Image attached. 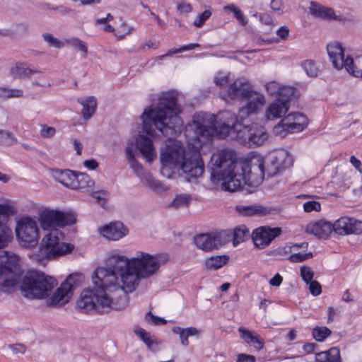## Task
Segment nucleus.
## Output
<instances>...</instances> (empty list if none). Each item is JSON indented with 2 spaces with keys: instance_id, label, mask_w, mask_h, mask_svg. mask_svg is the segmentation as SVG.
<instances>
[{
  "instance_id": "nucleus-6",
  "label": "nucleus",
  "mask_w": 362,
  "mask_h": 362,
  "mask_svg": "<svg viewBox=\"0 0 362 362\" xmlns=\"http://www.w3.org/2000/svg\"><path fill=\"white\" fill-rule=\"evenodd\" d=\"M65 235L59 229L51 230L42 238L38 250L30 255V259L45 264L51 259L71 254L74 245L64 240Z\"/></svg>"
},
{
  "instance_id": "nucleus-49",
  "label": "nucleus",
  "mask_w": 362,
  "mask_h": 362,
  "mask_svg": "<svg viewBox=\"0 0 362 362\" xmlns=\"http://www.w3.org/2000/svg\"><path fill=\"white\" fill-rule=\"evenodd\" d=\"M328 356V362H339L340 361V351L337 347H332L328 351H325Z\"/></svg>"
},
{
  "instance_id": "nucleus-32",
  "label": "nucleus",
  "mask_w": 362,
  "mask_h": 362,
  "mask_svg": "<svg viewBox=\"0 0 362 362\" xmlns=\"http://www.w3.org/2000/svg\"><path fill=\"white\" fill-rule=\"evenodd\" d=\"M141 181L156 192L160 193L167 190V187L160 181L154 178L150 173L146 174Z\"/></svg>"
},
{
  "instance_id": "nucleus-57",
  "label": "nucleus",
  "mask_w": 362,
  "mask_h": 362,
  "mask_svg": "<svg viewBox=\"0 0 362 362\" xmlns=\"http://www.w3.org/2000/svg\"><path fill=\"white\" fill-rule=\"evenodd\" d=\"M181 52H182V50H181V47L179 48H173V49H170L166 54L158 56L157 57V60H162L167 57L173 56V54L181 53Z\"/></svg>"
},
{
  "instance_id": "nucleus-38",
  "label": "nucleus",
  "mask_w": 362,
  "mask_h": 362,
  "mask_svg": "<svg viewBox=\"0 0 362 362\" xmlns=\"http://www.w3.org/2000/svg\"><path fill=\"white\" fill-rule=\"evenodd\" d=\"M23 95V91L21 89L0 87V98H21Z\"/></svg>"
},
{
  "instance_id": "nucleus-51",
  "label": "nucleus",
  "mask_w": 362,
  "mask_h": 362,
  "mask_svg": "<svg viewBox=\"0 0 362 362\" xmlns=\"http://www.w3.org/2000/svg\"><path fill=\"white\" fill-rule=\"evenodd\" d=\"M308 284L309 291L313 296H317L321 293L322 288L320 284L317 281H312L309 282Z\"/></svg>"
},
{
  "instance_id": "nucleus-27",
  "label": "nucleus",
  "mask_w": 362,
  "mask_h": 362,
  "mask_svg": "<svg viewBox=\"0 0 362 362\" xmlns=\"http://www.w3.org/2000/svg\"><path fill=\"white\" fill-rule=\"evenodd\" d=\"M72 189L88 191L94 185V181L86 173H76Z\"/></svg>"
},
{
  "instance_id": "nucleus-43",
  "label": "nucleus",
  "mask_w": 362,
  "mask_h": 362,
  "mask_svg": "<svg viewBox=\"0 0 362 362\" xmlns=\"http://www.w3.org/2000/svg\"><path fill=\"white\" fill-rule=\"evenodd\" d=\"M230 73L219 71L214 76V83L219 87L225 86L229 81Z\"/></svg>"
},
{
  "instance_id": "nucleus-44",
  "label": "nucleus",
  "mask_w": 362,
  "mask_h": 362,
  "mask_svg": "<svg viewBox=\"0 0 362 362\" xmlns=\"http://www.w3.org/2000/svg\"><path fill=\"white\" fill-rule=\"evenodd\" d=\"M211 15L212 13L209 9L205 10L202 14L197 16L193 25L197 28H202Z\"/></svg>"
},
{
  "instance_id": "nucleus-3",
  "label": "nucleus",
  "mask_w": 362,
  "mask_h": 362,
  "mask_svg": "<svg viewBox=\"0 0 362 362\" xmlns=\"http://www.w3.org/2000/svg\"><path fill=\"white\" fill-rule=\"evenodd\" d=\"M182 93L176 90L161 92L157 98V103L144 109L140 116L141 130L133 139L128 140L125 153L130 168L141 180L146 174L143 165L136 159L138 150L147 163H152L157 158L156 148L153 141L156 138V129L165 136L180 132L182 120L179 116L182 109L177 100Z\"/></svg>"
},
{
  "instance_id": "nucleus-7",
  "label": "nucleus",
  "mask_w": 362,
  "mask_h": 362,
  "mask_svg": "<svg viewBox=\"0 0 362 362\" xmlns=\"http://www.w3.org/2000/svg\"><path fill=\"white\" fill-rule=\"evenodd\" d=\"M245 99L246 100V103L240 108L237 115L228 110L219 112L218 115H216V122L233 123L244 122L248 116L258 114L266 103L265 96L262 93L254 90H252Z\"/></svg>"
},
{
  "instance_id": "nucleus-28",
  "label": "nucleus",
  "mask_w": 362,
  "mask_h": 362,
  "mask_svg": "<svg viewBox=\"0 0 362 362\" xmlns=\"http://www.w3.org/2000/svg\"><path fill=\"white\" fill-rule=\"evenodd\" d=\"M173 333L177 334L180 337V342L184 346L189 344L188 337L199 336L201 331L194 327L182 328L180 327H174L172 329Z\"/></svg>"
},
{
  "instance_id": "nucleus-48",
  "label": "nucleus",
  "mask_w": 362,
  "mask_h": 362,
  "mask_svg": "<svg viewBox=\"0 0 362 362\" xmlns=\"http://www.w3.org/2000/svg\"><path fill=\"white\" fill-rule=\"evenodd\" d=\"M145 319L148 322L156 326L165 325L167 322V321L164 318L156 316L153 315L151 312H148L146 313Z\"/></svg>"
},
{
  "instance_id": "nucleus-55",
  "label": "nucleus",
  "mask_w": 362,
  "mask_h": 362,
  "mask_svg": "<svg viewBox=\"0 0 362 362\" xmlns=\"http://www.w3.org/2000/svg\"><path fill=\"white\" fill-rule=\"evenodd\" d=\"M234 16L237 21L242 25H245L247 23V18L241 11V10L238 8V10L234 13Z\"/></svg>"
},
{
  "instance_id": "nucleus-2",
  "label": "nucleus",
  "mask_w": 362,
  "mask_h": 362,
  "mask_svg": "<svg viewBox=\"0 0 362 362\" xmlns=\"http://www.w3.org/2000/svg\"><path fill=\"white\" fill-rule=\"evenodd\" d=\"M186 137L195 144L185 146L180 141L169 139L160 150V173L171 179L176 175H184L187 178H197L204 173V164L199 151L202 144L214 137H230L248 147L263 145L269 134L264 127L252 123L243 125V122L217 123L216 115L199 112L185 127Z\"/></svg>"
},
{
  "instance_id": "nucleus-54",
  "label": "nucleus",
  "mask_w": 362,
  "mask_h": 362,
  "mask_svg": "<svg viewBox=\"0 0 362 362\" xmlns=\"http://www.w3.org/2000/svg\"><path fill=\"white\" fill-rule=\"evenodd\" d=\"M236 362H255V356L246 354H239Z\"/></svg>"
},
{
  "instance_id": "nucleus-4",
  "label": "nucleus",
  "mask_w": 362,
  "mask_h": 362,
  "mask_svg": "<svg viewBox=\"0 0 362 362\" xmlns=\"http://www.w3.org/2000/svg\"><path fill=\"white\" fill-rule=\"evenodd\" d=\"M264 157L257 153H250L241 162H237L234 151L223 149L214 153L211 158V180L221 190L235 192L243 184L257 187L263 181Z\"/></svg>"
},
{
  "instance_id": "nucleus-63",
  "label": "nucleus",
  "mask_w": 362,
  "mask_h": 362,
  "mask_svg": "<svg viewBox=\"0 0 362 362\" xmlns=\"http://www.w3.org/2000/svg\"><path fill=\"white\" fill-rule=\"evenodd\" d=\"M73 145L77 155H81L83 149V144L78 139L73 140Z\"/></svg>"
},
{
  "instance_id": "nucleus-45",
  "label": "nucleus",
  "mask_w": 362,
  "mask_h": 362,
  "mask_svg": "<svg viewBox=\"0 0 362 362\" xmlns=\"http://www.w3.org/2000/svg\"><path fill=\"white\" fill-rule=\"evenodd\" d=\"M57 131L53 127L47 126V124H40V134L42 138L49 139L53 137Z\"/></svg>"
},
{
  "instance_id": "nucleus-34",
  "label": "nucleus",
  "mask_w": 362,
  "mask_h": 362,
  "mask_svg": "<svg viewBox=\"0 0 362 362\" xmlns=\"http://www.w3.org/2000/svg\"><path fill=\"white\" fill-rule=\"evenodd\" d=\"M249 234V230L245 226H240L235 228L233 233V243L235 247L239 243L245 241Z\"/></svg>"
},
{
  "instance_id": "nucleus-22",
  "label": "nucleus",
  "mask_w": 362,
  "mask_h": 362,
  "mask_svg": "<svg viewBox=\"0 0 362 362\" xmlns=\"http://www.w3.org/2000/svg\"><path fill=\"white\" fill-rule=\"evenodd\" d=\"M311 15L323 20L342 21V17L335 13L331 8L326 7L317 2L311 1L309 7Z\"/></svg>"
},
{
  "instance_id": "nucleus-29",
  "label": "nucleus",
  "mask_w": 362,
  "mask_h": 362,
  "mask_svg": "<svg viewBox=\"0 0 362 362\" xmlns=\"http://www.w3.org/2000/svg\"><path fill=\"white\" fill-rule=\"evenodd\" d=\"M240 338L249 346L254 347L257 350H261L264 344L252 332L243 327L238 329Z\"/></svg>"
},
{
  "instance_id": "nucleus-18",
  "label": "nucleus",
  "mask_w": 362,
  "mask_h": 362,
  "mask_svg": "<svg viewBox=\"0 0 362 362\" xmlns=\"http://www.w3.org/2000/svg\"><path fill=\"white\" fill-rule=\"evenodd\" d=\"M252 90L247 79L238 78L230 84L227 93L222 98L226 102L233 100H240L245 99Z\"/></svg>"
},
{
  "instance_id": "nucleus-64",
  "label": "nucleus",
  "mask_w": 362,
  "mask_h": 362,
  "mask_svg": "<svg viewBox=\"0 0 362 362\" xmlns=\"http://www.w3.org/2000/svg\"><path fill=\"white\" fill-rule=\"evenodd\" d=\"M315 360L317 362H328V356L322 351L316 354Z\"/></svg>"
},
{
  "instance_id": "nucleus-40",
  "label": "nucleus",
  "mask_w": 362,
  "mask_h": 362,
  "mask_svg": "<svg viewBox=\"0 0 362 362\" xmlns=\"http://www.w3.org/2000/svg\"><path fill=\"white\" fill-rule=\"evenodd\" d=\"M45 41L50 46L54 48H62L65 45V42L57 37H54L49 33H45L42 35Z\"/></svg>"
},
{
  "instance_id": "nucleus-35",
  "label": "nucleus",
  "mask_w": 362,
  "mask_h": 362,
  "mask_svg": "<svg viewBox=\"0 0 362 362\" xmlns=\"http://www.w3.org/2000/svg\"><path fill=\"white\" fill-rule=\"evenodd\" d=\"M191 200L192 197L189 194H179L175 197L170 205L171 206L176 209L187 207L188 206Z\"/></svg>"
},
{
  "instance_id": "nucleus-53",
  "label": "nucleus",
  "mask_w": 362,
  "mask_h": 362,
  "mask_svg": "<svg viewBox=\"0 0 362 362\" xmlns=\"http://www.w3.org/2000/svg\"><path fill=\"white\" fill-rule=\"evenodd\" d=\"M10 349L15 354H23L26 351V347L23 344H17L9 346Z\"/></svg>"
},
{
  "instance_id": "nucleus-23",
  "label": "nucleus",
  "mask_w": 362,
  "mask_h": 362,
  "mask_svg": "<svg viewBox=\"0 0 362 362\" xmlns=\"http://www.w3.org/2000/svg\"><path fill=\"white\" fill-rule=\"evenodd\" d=\"M334 231L333 223L320 220L310 223L306 227L307 233L314 235L319 238H327Z\"/></svg>"
},
{
  "instance_id": "nucleus-37",
  "label": "nucleus",
  "mask_w": 362,
  "mask_h": 362,
  "mask_svg": "<svg viewBox=\"0 0 362 362\" xmlns=\"http://www.w3.org/2000/svg\"><path fill=\"white\" fill-rule=\"evenodd\" d=\"M301 66L306 74L310 77L317 76L320 71L319 66L311 59L305 60Z\"/></svg>"
},
{
  "instance_id": "nucleus-24",
  "label": "nucleus",
  "mask_w": 362,
  "mask_h": 362,
  "mask_svg": "<svg viewBox=\"0 0 362 362\" xmlns=\"http://www.w3.org/2000/svg\"><path fill=\"white\" fill-rule=\"evenodd\" d=\"M52 177L63 185L72 189L76 173L70 170L52 169Z\"/></svg>"
},
{
  "instance_id": "nucleus-30",
  "label": "nucleus",
  "mask_w": 362,
  "mask_h": 362,
  "mask_svg": "<svg viewBox=\"0 0 362 362\" xmlns=\"http://www.w3.org/2000/svg\"><path fill=\"white\" fill-rule=\"evenodd\" d=\"M236 211L243 215L252 216L255 215H262L264 214L266 212V209H264L261 205H243L239 204L235 206Z\"/></svg>"
},
{
  "instance_id": "nucleus-33",
  "label": "nucleus",
  "mask_w": 362,
  "mask_h": 362,
  "mask_svg": "<svg viewBox=\"0 0 362 362\" xmlns=\"http://www.w3.org/2000/svg\"><path fill=\"white\" fill-rule=\"evenodd\" d=\"M135 334L138 336L150 349H153L155 344V339L151 336L150 332H146L144 329L141 327H136L134 330Z\"/></svg>"
},
{
  "instance_id": "nucleus-14",
  "label": "nucleus",
  "mask_w": 362,
  "mask_h": 362,
  "mask_svg": "<svg viewBox=\"0 0 362 362\" xmlns=\"http://www.w3.org/2000/svg\"><path fill=\"white\" fill-rule=\"evenodd\" d=\"M281 233V229L279 227L261 226L253 230L252 241L255 247L263 249L269 246Z\"/></svg>"
},
{
  "instance_id": "nucleus-31",
  "label": "nucleus",
  "mask_w": 362,
  "mask_h": 362,
  "mask_svg": "<svg viewBox=\"0 0 362 362\" xmlns=\"http://www.w3.org/2000/svg\"><path fill=\"white\" fill-rule=\"evenodd\" d=\"M228 259L227 255L211 256L204 260V266L207 269L217 270L226 264Z\"/></svg>"
},
{
  "instance_id": "nucleus-21",
  "label": "nucleus",
  "mask_w": 362,
  "mask_h": 362,
  "mask_svg": "<svg viewBox=\"0 0 362 362\" xmlns=\"http://www.w3.org/2000/svg\"><path fill=\"white\" fill-rule=\"evenodd\" d=\"M267 94L275 99L291 98L294 94V89L275 81L266 83L264 85Z\"/></svg>"
},
{
  "instance_id": "nucleus-15",
  "label": "nucleus",
  "mask_w": 362,
  "mask_h": 362,
  "mask_svg": "<svg viewBox=\"0 0 362 362\" xmlns=\"http://www.w3.org/2000/svg\"><path fill=\"white\" fill-rule=\"evenodd\" d=\"M226 235V232L219 233L199 234L194 237V243L200 250L205 252H210L218 248L225 242L221 241V238Z\"/></svg>"
},
{
  "instance_id": "nucleus-46",
  "label": "nucleus",
  "mask_w": 362,
  "mask_h": 362,
  "mask_svg": "<svg viewBox=\"0 0 362 362\" xmlns=\"http://www.w3.org/2000/svg\"><path fill=\"white\" fill-rule=\"evenodd\" d=\"M16 143V139L8 132L0 130V144L12 145Z\"/></svg>"
},
{
  "instance_id": "nucleus-62",
  "label": "nucleus",
  "mask_w": 362,
  "mask_h": 362,
  "mask_svg": "<svg viewBox=\"0 0 362 362\" xmlns=\"http://www.w3.org/2000/svg\"><path fill=\"white\" fill-rule=\"evenodd\" d=\"M177 9L182 13H189L192 11V6L189 4L182 3L177 6Z\"/></svg>"
},
{
  "instance_id": "nucleus-12",
  "label": "nucleus",
  "mask_w": 362,
  "mask_h": 362,
  "mask_svg": "<svg viewBox=\"0 0 362 362\" xmlns=\"http://www.w3.org/2000/svg\"><path fill=\"white\" fill-rule=\"evenodd\" d=\"M37 221L41 228L44 231L49 232L51 230L57 229L58 227L63 228L74 224L76 222V218L71 214L45 209L40 212Z\"/></svg>"
},
{
  "instance_id": "nucleus-60",
  "label": "nucleus",
  "mask_w": 362,
  "mask_h": 362,
  "mask_svg": "<svg viewBox=\"0 0 362 362\" xmlns=\"http://www.w3.org/2000/svg\"><path fill=\"white\" fill-rule=\"evenodd\" d=\"M282 280L281 276L279 274H276L274 276L269 280V284L272 286H279Z\"/></svg>"
},
{
  "instance_id": "nucleus-47",
  "label": "nucleus",
  "mask_w": 362,
  "mask_h": 362,
  "mask_svg": "<svg viewBox=\"0 0 362 362\" xmlns=\"http://www.w3.org/2000/svg\"><path fill=\"white\" fill-rule=\"evenodd\" d=\"M313 271L310 267L303 266L300 268V276L307 284H308L309 282L313 281Z\"/></svg>"
},
{
  "instance_id": "nucleus-10",
  "label": "nucleus",
  "mask_w": 362,
  "mask_h": 362,
  "mask_svg": "<svg viewBox=\"0 0 362 362\" xmlns=\"http://www.w3.org/2000/svg\"><path fill=\"white\" fill-rule=\"evenodd\" d=\"M327 54L333 66L346 71L355 77H362V69L358 68L350 54L346 52L341 43L332 42L327 46Z\"/></svg>"
},
{
  "instance_id": "nucleus-8",
  "label": "nucleus",
  "mask_w": 362,
  "mask_h": 362,
  "mask_svg": "<svg viewBox=\"0 0 362 362\" xmlns=\"http://www.w3.org/2000/svg\"><path fill=\"white\" fill-rule=\"evenodd\" d=\"M22 274L20 257L13 252L0 253V292H10L15 288Z\"/></svg>"
},
{
  "instance_id": "nucleus-11",
  "label": "nucleus",
  "mask_w": 362,
  "mask_h": 362,
  "mask_svg": "<svg viewBox=\"0 0 362 362\" xmlns=\"http://www.w3.org/2000/svg\"><path fill=\"white\" fill-rule=\"evenodd\" d=\"M309 124L308 117L298 111L291 112L274 127V133L284 137L289 134L299 133L307 128Z\"/></svg>"
},
{
  "instance_id": "nucleus-26",
  "label": "nucleus",
  "mask_w": 362,
  "mask_h": 362,
  "mask_svg": "<svg viewBox=\"0 0 362 362\" xmlns=\"http://www.w3.org/2000/svg\"><path fill=\"white\" fill-rule=\"evenodd\" d=\"M78 103L82 106L81 114L83 119L88 120L90 119L95 112L97 107V100L94 96H88L79 98Z\"/></svg>"
},
{
  "instance_id": "nucleus-39",
  "label": "nucleus",
  "mask_w": 362,
  "mask_h": 362,
  "mask_svg": "<svg viewBox=\"0 0 362 362\" xmlns=\"http://www.w3.org/2000/svg\"><path fill=\"white\" fill-rule=\"evenodd\" d=\"M113 19V16L107 13L105 18H100L96 20V25L100 28L103 30L108 33H112L115 29L112 25L109 24V22Z\"/></svg>"
},
{
  "instance_id": "nucleus-50",
  "label": "nucleus",
  "mask_w": 362,
  "mask_h": 362,
  "mask_svg": "<svg viewBox=\"0 0 362 362\" xmlns=\"http://www.w3.org/2000/svg\"><path fill=\"white\" fill-rule=\"evenodd\" d=\"M133 30L132 27L127 26L122 23L120 28L117 30L115 35L118 39H123L126 35H129Z\"/></svg>"
},
{
  "instance_id": "nucleus-59",
  "label": "nucleus",
  "mask_w": 362,
  "mask_h": 362,
  "mask_svg": "<svg viewBox=\"0 0 362 362\" xmlns=\"http://www.w3.org/2000/svg\"><path fill=\"white\" fill-rule=\"evenodd\" d=\"M289 30L286 26H281L276 31V35L281 39H286L288 36Z\"/></svg>"
},
{
  "instance_id": "nucleus-36",
  "label": "nucleus",
  "mask_w": 362,
  "mask_h": 362,
  "mask_svg": "<svg viewBox=\"0 0 362 362\" xmlns=\"http://www.w3.org/2000/svg\"><path fill=\"white\" fill-rule=\"evenodd\" d=\"M331 333V330L327 327L317 326L314 327L312 331L313 338L317 341H325Z\"/></svg>"
},
{
  "instance_id": "nucleus-19",
  "label": "nucleus",
  "mask_w": 362,
  "mask_h": 362,
  "mask_svg": "<svg viewBox=\"0 0 362 362\" xmlns=\"http://www.w3.org/2000/svg\"><path fill=\"white\" fill-rule=\"evenodd\" d=\"M98 233L109 240H118L128 234L127 228L120 221H113L98 228Z\"/></svg>"
},
{
  "instance_id": "nucleus-16",
  "label": "nucleus",
  "mask_w": 362,
  "mask_h": 362,
  "mask_svg": "<svg viewBox=\"0 0 362 362\" xmlns=\"http://www.w3.org/2000/svg\"><path fill=\"white\" fill-rule=\"evenodd\" d=\"M334 232L340 235L362 233V221L348 216H342L333 223Z\"/></svg>"
},
{
  "instance_id": "nucleus-17",
  "label": "nucleus",
  "mask_w": 362,
  "mask_h": 362,
  "mask_svg": "<svg viewBox=\"0 0 362 362\" xmlns=\"http://www.w3.org/2000/svg\"><path fill=\"white\" fill-rule=\"evenodd\" d=\"M291 98L274 99L266 107L264 117L268 121L282 119L290 109Z\"/></svg>"
},
{
  "instance_id": "nucleus-25",
  "label": "nucleus",
  "mask_w": 362,
  "mask_h": 362,
  "mask_svg": "<svg viewBox=\"0 0 362 362\" xmlns=\"http://www.w3.org/2000/svg\"><path fill=\"white\" fill-rule=\"evenodd\" d=\"M40 72L36 69H32L27 63L18 62L14 63L10 68V74L16 78L29 77L31 74Z\"/></svg>"
},
{
  "instance_id": "nucleus-41",
  "label": "nucleus",
  "mask_w": 362,
  "mask_h": 362,
  "mask_svg": "<svg viewBox=\"0 0 362 362\" xmlns=\"http://www.w3.org/2000/svg\"><path fill=\"white\" fill-rule=\"evenodd\" d=\"M303 208L306 213L319 212L321 211V204L317 201L310 199L303 204Z\"/></svg>"
},
{
  "instance_id": "nucleus-13",
  "label": "nucleus",
  "mask_w": 362,
  "mask_h": 362,
  "mask_svg": "<svg viewBox=\"0 0 362 362\" xmlns=\"http://www.w3.org/2000/svg\"><path fill=\"white\" fill-rule=\"evenodd\" d=\"M269 161L267 173L269 176L275 175L281 170L290 168L293 165L292 157L285 149L272 152L269 156Z\"/></svg>"
},
{
  "instance_id": "nucleus-61",
  "label": "nucleus",
  "mask_w": 362,
  "mask_h": 362,
  "mask_svg": "<svg viewBox=\"0 0 362 362\" xmlns=\"http://www.w3.org/2000/svg\"><path fill=\"white\" fill-rule=\"evenodd\" d=\"M84 166L88 170H95L98 168V163L94 159L86 160L83 163Z\"/></svg>"
},
{
  "instance_id": "nucleus-9",
  "label": "nucleus",
  "mask_w": 362,
  "mask_h": 362,
  "mask_svg": "<svg viewBox=\"0 0 362 362\" xmlns=\"http://www.w3.org/2000/svg\"><path fill=\"white\" fill-rule=\"evenodd\" d=\"M16 239L21 246L31 248L37 245L40 239V228L35 217L23 216L16 220L15 228Z\"/></svg>"
},
{
  "instance_id": "nucleus-5",
  "label": "nucleus",
  "mask_w": 362,
  "mask_h": 362,
  "mask_svg": "<svg viewBox=\"0 0 362 362\" xmlns=\"http://www.w3.org/2000/svg\"><path fill=\"white\" fill-rule=\"evenodd\" d=\"M81 275L70 274L59 286L57 280L38 271H29L24 276L21 289L27 298L46 299L47 304L52 307H62L71 299L74 290Z\"/></svg>"
},
{
  "instance_id": "nucleus-42",
  "label": "nucleus",
  "mask_w": 362,
  "mask_h": 362,
  "mask_svg": "<svg viewBox=\"0 0 362 362\" xmlns=\"http://www.w3.org/2000/svg\"><path fill=\"white\" fill-rule=\"evenodd\" d=\"M67 42L71 46L81 52L84 54H86L88 52V47L86 43L77 37L71 38L67 40Z\"/></svg>"
},
{
  "instance_id": "nucleus-58",
  "label": "nucleus",
  "mask_w": 362,
  "mask_h": 362,
  "mask_svg": "<svg viewBox=\"0 0 362 362\" xmlns=\"http://www.w3.org/2000/svg\"><path fill=\"white\" fill-rule=\"evenodd\" d=\"M350 163L358 171L362 173V163L360 160L354 156H351L350 157Z\"/></svg>"
},
{
  "instance_id": "nucleus-56",
  "label": "nucleus",
  "mask_w": 362,
  "mask_h": 362,
  "mask_svg": "<svg viewBox=\"0 0 362 362\" xmlns=\"http://www.w3.org/2000/svg\"><path fill=\"white\" fill-rule=\"evenodd\" d=\"M271 8L274 11H283L284 3L282 0H272L270 4Z\"/></svg>"
},
{
  "instance_id": "nucleus-20",
  "label": "nucleus",
  "mask_w": 362,
  "mask_h": 362,
  "mask_svg": "<svg viewBox=\"0 0 362 362\" xmlns=\"http://www.w3.org/2000/svg\"><path fill=\"white\" fill-rule=\"evenodd\" d=\"M308 247V243H302L299 244H292L286 245L284 250L286 253H291L288 260L291 262L297 263L302 262L313 257L312 252H306Z\"/></svg>"
},
{
  "instance_id": "nucleus-52",
  "label": "nucleus",
  "mask_w": 362,
  "mask_h": 362,
  "mask_svg": "<svg viewBox=\"0 0 362 362\" xmlns=\"http://www.w3.org/2000/svg\"><path fill=\"white\" fill-rule=\"evenodd\" d=\"M253 16L258 18L259 21L265 25H271L272 23V18L268 13H257L253 14Z\"/></svg>"
},
{
  "instance_id": "nucleus-1",
  "label": "nucleus",
  "mask_w": 362,
  "mask_h": 362,
  "mask_svg": "<svg viewBox=\"0 0 362 362\" xmlns=\"http://www.w3.org/2000/svg\"><path fill=\"white\" fill-rule=\"evenodd\" d=\"M169 261L165 253L136 251L132 256L112 254L107 264L95 269L92 275L93 288L83 289L76 301L85 313H105L123 309L126 294L133 293L142 280L156 276Z\"/></svg>"
}]
</instances>
